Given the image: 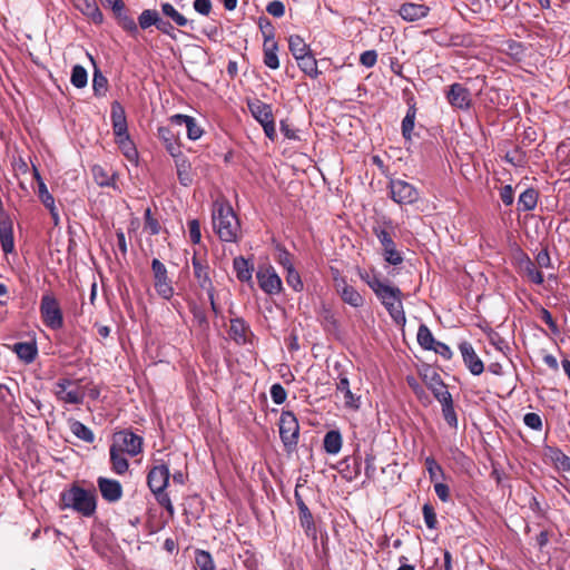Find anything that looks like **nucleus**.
<instances>
[{"mask_svg": "<svg viewBox=\"0 0 570 570\" xmlns=\"http://www.w3.org/2000/svg\"><path fill=\"white\" fill-rule=\"evenodd\" d=\"M299 514V523L302 528L304 529L307 537L315 538L316 537V529L314 524V519L309 510L305 511L303 509V512Z\"/></svg>", "mask_w": 570, "mask_h": 570, "instance_id": "nucleus-50", "label": "nucleus"}, {"mask_svg": "<svg viewBox=\"0 0 570 570\" xmlns=\"http://www.w3.org/2000/svg\"><path fill=\"white\" fill-rule=\"evenodd\" d=\"M188 236L193 244H199L202 240L200 224L198 219L188 222Z\"/></svg>", "mask_w": 570, "mask_h": 570, "instance_id": "nucleus-58", "label": "nucleus"}, {"mask_svg": "<svg viewBox=\"0 0 570 570\" xmlns=\"http://www.w3.org/2000/svg\"><path fill=\"white\" fill-rule=\"evenodd\" d=\"M158 137L164 141L167 151L175 158L181 154L180 147L176 140L175 135L168 127H160L158 129Z\"/></svg>", "mask_w": 570, "mask_h": 570, "instance_id": "nucleus-31", "label": "nucleus"}, {"mask_svg": "<svg viewBox=\"0 0 570 570\" xmlns=\"http://www.w3.org/2000/svg\"><path fill=\"white\" fill-rule=\"evenodd\" d=\"M38 197L41 200V203L43 204V206L49 209L51 218L53 220V224L58 225L60 218H59L58 209H57L56 204H55V198L49 193V190H48L46 184L43 183V180H40V184H39V187H38Z\"/></svg>", "mask_w": 570, "mask_h": 570, "instance_id": "nucleus-27", "label": "nucleus"}, {"mask_svg": "<svg viewBox=\"0 0 570 570\" xmlns=\"http://www.w3.org/2000/svg\"><path fill=\"white\" fill-rule=\"evenodd\" d=\"M110 461L112 470L117 474H124L129 468L128 460L125 458L124 452H120L116 446H110Z\"/></svg>", "mask_w": 570, "mask_h": 570, "instance_id": "nucleus-39", "label": "nucleus"}, {"mask_svg": "<svg viewBox=\"0 0 570 570\" xmlns=\"http://www.w3.org/2000/svg\"><path fill=\"white\" fill-rule=\"evenodd\" d=\"M423 381L438 401L451 394L441 376L433 370L423 374Z\"/></svg>", "mask_w": 570, "mask_h": 570, "instance_id": "nucleus-22", "label": "nucleus"}, {"mask_svg": "<svg viewBox=\"0 0 570 570\" xmlns=\"http://www.w3.org/2000/svg\"><path fill=\"white\" fill-rule=\"evenodd\" d=\"M154 287L156 293L166 301H170L175 294L173 282L168 276L166 266L157 258L151 262Z\"/></svg>", "mask_w": 570, "mask_h": 570, "instance_id": "nucleus-7", "label": "nucleus"}, {"mask_svg": "<svg viewBox=\"0 0 570 570\" xmlns=\"http://www.w3.org/2000/svg\"><path fill=\"white\" fill-rule=\"evenodd\" d=\"M416 338L420 346L428 351H431L436 343L431 330L425 324L419 326Z\"/></svg>", "mask_w": 570, "mask_h": 570, "instance_id": "nucleus-42", "label": "nucleus"}, {"mask_svg": "<svg viewBox=\"0 0 570 570\" xmlns=\"http://www.w3.org/2000/svg\"><path fill=\"white\" fill-rule=\"evenodd\" d=\"M271 396L273 402L279 405L285 402L287 393L281 384L276 383L271 387Z\"/></svg>", "mask_w": 570, "mask_h": 570, "instance_id": "nucleus-59", "label": "nucleus"}, {"mask_svg": "<svg viewBox=\"0 0 570 570\" xmlns=\"http://www.w3.org/2000/svg\"><path fill=\"white\" fill-rule=\"evenodd\" d=\"M40 313L43 323L51 330H59L63 326L62 312L55 296L46 294L40 302Z\"/></svg>", "mask_w": 570, "mask_h": 570, "instance_id": "nucleus-9", "label": "nucleus"}, {"mask_svg": "<svg viewBox=\"0 0 570 570\" xmlns=\"http://www.w3.org/2000/svg\"><path fill=\"white\" fill-rule=\"evenodd\" d=\"M233 267L239 282H252L254 267L246 258L243 256L235 257L233 261Z\"/></svg>", "mask_w": 570, "mask_h": 570, "instance_id": "nucleus-29", "label": "nucleus"}, {"mask_svg": "<svg viewBox=\"0 0 570 570\" xmlns=\"http://www.w3.org/2000/svg\"><path fill=\"white\" fill-rule=\"evenodd\" d=\"M360 278L367 284V286L373 291L381 282L382 279L379 277V275L374 271H358Z\"/></svg>", "mask_w": 570, "mask_h": 570, "instance_id": "nucleus-56", "label": "nucleus"}, {"mask_svg": "<svg viewBox=\"0 0 570 570\" xmlns=\"http://www.w3.org/2000/svg\"><path fill=\"white\" fill-rule=\"evenodd\" d=\"M111 446H116L120 452L135 456L141 452L142 438L129 430H122L115 433Z\"/></svg>", "mask_w": 570, "mask_h": 570, "instance_id": "nucleus-11", "label": "nucleus"}, {"mask_svg": "<svg viewBox=\"0 0 570 570\" xmlns=\"http://www.w3.org/2000/svg\"><path fill=\"white\" fill-rule=\"evenodd\" d=\"M159 13L156 10L146 9L138 17V23L141 29H148L151 26H157L159 22Z\"/></svg>", "mask_w": 570, "mask_h": 570, "instance_id": "nucleus-45", "label": "nucleus"}, {"mask_svg": "<svg viewBox=\"0 0 570 570\" xmlns=\"http://www.w3.org/2000/svg\"><path fill=\"white\" fill-rule=\"evenodd\" d=\"M523 422L528 428L532 430L539 431L542 428V420L540 415L533 412L527 413L523 416Z\"/></svg>", "mask_w": 570, "mask_h": 570, "instance_id": "nucleus-62", "label": "nucleus"}, {"mask_svg": "<svg viewBox=\"0 0 570 570\" xmlns=\"http://www.w3.org/2000/svg\"><path fill=\"white\" fill-rule=\"evenodd\" d=\"M119 24L121 26V28L124 30H126L127 32H129L134 36L138 33L137 23L135 22V20L131 17H129L127 14L119 16Z\"/></svg>", "mask_w": 570, "mask_h": 570, "instance_id": "nucleus-61", "label": "nucleus"}, {"mask_svg": "<svg viewBox=\"0 0 570 570\" xmlns=\"http://www.w3.org/2000/svg\"><path fill=\"white\" fill-rule=\"evenodd\" d=\"M334 287L336 292L340 294L342 301L353 307H361L364 305V297L361 293L347 284L344 277H341L338 274L333 277Z\"/></svg>", "mask_w": 570, "mask_h": 570, "instance_id": "nucleus-12", "label": "nucleus"}, {"mask_svg": "<svg viewBox=\"0 0 570 570\" xmlns=\"http://www.w3.org/2000/svg\"><path fill=\"white\" fill-rule=\"evenodd\" d=\"M415 116L416 109L414 106H411L402 120V135L405 140H411L412 132L414 129Z\"/></svg>", "mask_w": 570, "mask_h": 570, "instance_id": "nucleus-44", "label": "nucleus"}, {"mask_svg": "<svg viewBox=\"0 0 570 570\" xmlns=\"http://www.w3.org/2000/svg\"><path fill=\"white\" fill-rule=\"evenodd\" d=\"M520 272L534 284L541 285L543 283L542 273L535 267V264L529 256L522 254L518 262Z\"/></svg>", "mask_w": 570, "mask_h": 570, "instance_id": "nucleus-25", "label": "nucleus"}, {"mask_svg": "<svg viewBox=\"0 0 570 570\" xmlns=\"http://www.w3.org/2000/svg\"><path fill=\"white\" fill-rule=\"evenodd\" d=\"M277 50H278V46H277L276 41L271 42L268 40L267 43H263L264 63L266 67L274 69V70L279 67Z\"/></svg>", "mask_w": 570, "mask_h": 570, "instance_id": "nucleus-37", "label": "nucleus"}, {"mask_svg": "<svg viewBox=\"0 0 570 570\" xmlns=\"http://www.w3.org/2000/svg\"><path fill=\"white\" fill-rule=\"evenodd\" d=\"M170 121L178 126L185 125L187 129V137L190 140L199 139L204 132L196 119L191 116L177 114L171 116Z\"/></svg>", "mask_w": 570, "mask_h": 570, "instance_id": "nucleus-23", "label": "nucleus"}, {"mask_svg": "<svg viewBox=\"0 0 570 570\" xmlns=\"http://www.w3.org/2000/svg\"><path fill=\"white\" fill-rule=\"evenodd\" d=\"M296 61L299 69L305 75H307L311 78H317V76L320 75V71L317 69V61L311 52L299 57V59H296Z\"/></svg>", "mask_w": 570, "mask_h": 570, "instance_id": "nucleus-36", "label": "nucleus"}, {"mask_svg": "<svg viewBox=\"0 0 570 570\" xmlns=\"http://www.w3.org/2000/svg\"><path fill=\"white\" fill-rule=\"evenodd\" d=\"M212 220L215 233L222 242L236 243L240 236V223L233 207L224 200L213 205Z\"/></svg>", "mask_w": 570, "mask_h": 570, "instance_id": "nucleus-1", "label": "nucleus"}, {"mask_svg": "<svg viewBox=\"0 0 570 570\" xmlns=\"http://www.w3.org/2000/svg\"><path fill=\"white\" fill-rule=\"evenodd\" d=\"M70 431L78 439H80L87 443H92L95 441L94 432L88 426H86L83 423H81L80 421L72 420L70 422Z\"/></svg>", "mask_w": 570, "mask_h": 570, "instance_id": "nucleus-40", "label": "nucleus"}, {"mask_svg": "<svg viewBox=\"0 0 570 570\" xmlns=\"http://www.w3.org/2000/svg\"><path fill=\"white\" fill-rule=\"evenodd\" d=\"M193 7L196 12L203 16H208L213 8L210 0H194Z\"/></svg>", "mask_w": 570, "mask_h": 570, "instance_id": "nucleus-64", "label": "nucleus"}, {"mask_svg": "<svg viewBox=\"0 0 570 570\" xmlns=\"http://www.w3.org/2000/svg\"><path fill=\"white\" fill-rule=\"evenodd\" d=\"M286 283L289 287H292L295 292H301L303 289V282L298 272L294 268L286 271Z\"/></svg>", "mask_w": 570, "mask_h": 570, "instance_id": "nucleus-53", "label": "nucleus"}, {"mask_svg": "<svg viewBox=\"0 0 570 570\" xmlns=\"http://www.w3.org/2000/svg\"><path fill=\"white\" fill-rule=\"evenodd\" d=\"M449 104L456 109L468 110L472 105L470 90L462 83H452L446 91Z\"/></svg>", "mask_w": 570, "mask_h": 570, "instance_id": "nucleus-13", "label": "nucleus"}, {"mask_svg": "<svg viewBox=\"0 0 570 570\" xmlns=\"http://www.w3.org/2000/svg\"><path fill=\"white\" fill-rule=\"evenodd\" d=\"M91 174H92V177L95 179V181L101 186V187H105V186H110L111 183H112V178L111 176L109 175L108 170H106L102 166L100 165H94L91 167Z\"/></svg>", "mask_w": 570, "mask_h": 570, "instance_id": "nucleus-49", "label": "nucleus"}, {"mask_svg": "<svg viewBox=\"0 0 570 570\" xmlns=\"http://www.w3.org/2000/svg\"><path fill=\"white\" fill-rule=\"evenodd\" d=\"M424 463H425V468L428 470L430 480L432 482H438L440 479H444V471L433 456H428L425 459Z\"/></svg>", "mask_w": 570, "mask_h": 570, "instance_id": "nucleus-46", "label": "nucleus"}, {"mask_svg": "<svg viewBox=\"0 0 570 570\" xmlns=\"http://www.w3.org/2000/svg\"><path fill=\"white\" fill-rule=\"evenodd\" d=\"M375 234L383 247L384 259L391 265H400L403 262V256L401 252L396 249L390 233L385 229H379Z\"/></svg>", "mask_w": 570, "mask_h": 570, "instance_id": "nucleus-15", "label": "nucleus"}, {"mask_svg": "<svg viewBox=\"0 0 570 570\" xmlns=\"http://www.w3.org/2000/svg\"><path fill=\"white\" fill-rule=\"evenodd\" d=\"M503 51L515 60H521L524 56V46L515 40H508L503 45Z\"/></svg>", "mask_w": 570, "mask_h": 570, "instance_id": "nucleus-51", "label": "nucleus"}, {"mask_svg": "<svg viewBox=\"0 0 570 570\" xmlns=\"http://www.w3.org/2000/svg\"><path fill=\"white\" fill-rule=\"evenodd\" d=\"M538 202V193L533 188H528L518 199V208L523 212H529L535 208Z\"/></svg>", "mask_w": 570, "mask_h": 570, "instance_id": "nucleus-38", "label": "nucleus"}, {"mask_svg": "<svg viewBox=\"0 0 570 570\" xmlns=\"http://www.w3.org/2000/svg\"><path fill=\"white\" fill-rule=\"evenodd\" d=\"M195 562L200 570H215L216 568L212 554L205 550L196 551Z\"/></svg>", "mask_w": 570, "mask_h": 570, "instance_id": "nucleus-48", "label": "nucleus"}, {"mask_svg": "<svg viewBox=\"0 0 570 570\" xmlns=\"http://www.w3.org/2000/svg\"><path fill=\"white\" fill-rule=\"evenodd\" d=\"M145 228L150 235H158L160 232V225L158 220L153 217L150 208L145 210Z\"/></svg>", "mask_w": 570, "mask_h": 570, "instance_id": "nucleus-57", "label": "nucleus"}, {"mask_svg": "<svg viewBox=\"0 0 570 570\" xmlns=\"http://www.w3.org/2000/svg\"><path fill=\"white\" fill-rule=\"evenodd\" d=\"M60 501L62 509H72L83 517L94 515L97 508L95 493L78 485L63 491Z\"/></svg>", "mask_w": 570, "mask_h": 570, "instance_id": "nucleus-2", "label": "nucleus"}, {"mask_svg": "<svg viewBox=\"0 0 570 570\" xmlns=\"http://www.w3.org/2000/svg\"><path fill=\"white\" fill-rule=\"evenodd\" d=\"M71 385H73L72 381L60 379L56 383L57 397L68 404H81L85 397L83 392L79 387L69 389Z\"/></svg>", "mask_w": 570, "mask_h": 570, "instance_id": "nucleus-14", "label": "nucleus"}, {"mask_svg": "<svg viewBox=\"0 0 570 570\" xmlns=\"http://www.w3.org/2000/svg\"><path fill=\"white\" fill-rule=\"evenodd\" d=\"M108 80L99 69L94 72L92 89L96 96H104L107 91Z\"/></svg>", "mask_w": 570, "mask_h": 570, "instance_id": "nucleus-52", "label": "nucleus"}, {"mask_svg": "<svg viewBox=\"0 0 570 570\" xmlns=\"http://www.w3.org/2000/svg\"><path fill=\"white\" fill-rule=\"evenodd\" d=\"M259 288L268 295H277L283 289V283L275 268L268 264H259L256 271Z\"/></svg>", "mask_w": 570, "mask_h": 570, "instance_id": "nucleus-6", "label": "nucleus"}, {"mask_svg": "<svg viewBox=\"0 0 570 570\" xmlns=\"http://www.w3.org/2000/svg\"><path fill=\"white\" fill-rule=\"evenodd\" d=\"M422 513H423V518H424V522H425L426 527L429 529H435L436 524H438V520H436V513L434 511V508L431 504L425 503L422 508Z\"/></svg>", "mask_w": 570, "mask_h": 570, "instance_id": "nucleus-55", "label": "nucleus"}, {"mask_svg": "<svg viewBox=\"0 0 570 570\" xmlns=\"http://www.w3.org/2000/svg\"><path fill=\"white\" fill-rule=\"evenodd\" d=\"M277 263L286 271L294 268L292 254L284 247L278 248Z\"/></svg>", "mask_w": 570, "mask_h": 570, "instance_id": "nucleus-54", "label": "nucleus"}, {"mask_svg": "<svg viewBox=\"0 0 570 570\" xmlns=\"http://www.w3.org/2000/svg\"><path fill=\"white\" fill-rule=\"evenodd\" d=\"M193 276L199 288L206 293L215 292L212 274L214 273L210 268L205 255L202 256L198 250H194L191 257Z\"/></svg>", "mask_w": 570, "mask_h": 570, "instance_id": "nucleus-5", "label": "nucleus"}, {"mask_svg": "<svg viewBox=\"0 0 570 570\" xmlns=\"http://www.w3.org/2000/svg\"><path fill=\"white\" fill-rule=\"evenodd\" d=\"M116 142L121 150L122 155L130 161V163H137L138 160V151L130 139L129 135H126L124 137H117Z\"/></svg>", "mask_w": 570, "mask_h": 570, "instance_id": "nucleus-34", "label": "nucleus"}, {"mask_svg": "<svg viewBox=\"0 0 570 570\" xmlns=\"http://www.w3.org/2000/svg\"><path fill=\"white\" fill-rule=\"evenodd\" d=\"M175 165L179 183L186 187L190 186L194 181V173L189 160L183 154H180L175 157Z\"/></svg>", "mask_w": 570, "mask_h": 570, "instance_id": "nucleus-26", "label": "nucleus"}, {"mask_svg": "<svg viewBox=\"0 0 570 570\" xmlns=\"http://www.w3.org/2000/svg\"><path fill=\"white\" fill-rule=\"evenodd\" d=\"M161 12L170 18L177 26L179 27H186L189 21L188 19L183 16L180 12H178L175 7L169 2L161 3Z\"/></svg>", "mask_w": 570, "mask_h": 570, "instance_id": "nucleus-43", "label": "nucleus"}, {"mask_svg": "<svg viewBox=\"0 0 570 570\" xmlns=\"http://www.w3.org/2000/svg\"><path fill=\"white\" fill-rule=\"evenodd\" d=\"M266 11L275 18H281L285 14V6L279 0H273L266 6Z\"/></svg>", "mask_w": 570, "mask_h": 570, "instance_id": "nucleus-60", "label": "nucleus"}, {"mask_svg": "<svg viewBox=\"0 0 570 570\" xmlns=\"http://www.w3.org/2000/svg\"><path fill=\"white\" fill-rule=\"evenodd\" d=\"M343 440L342 434L337 430L328 431L323 440V446L326 453L337 454L342 449Z\"/></svg>", "mask_w": 570, "mask_h": 570, "instance_id": "nucleus-32", "label": "nucleus"}, {"mask_svg": "<svg viewBox=\"0 0 570 570\" xmlns=\"http://www.w3.org/2000/svg\"><path fill=\"white\" fill-rule=\"evenodd\" d=\"M390 193L392 199L400 205H411L420 197L419 190L412 184L402 179L390 181Z\"/></svg>", "mask_w": 570, "mask_h": 570, "instance_id": "nucleus-10", "label": "nucleus"}, {"mask_svg": "<svg viewBox=\"0 0 570 570\" xmlns=\"http://www.w3.org/2000/svg\"><path fill=\"white\" fill-rule=\"evenodd\" d=\"M0 243L3 253L10 254L14 249V238L12 225L10 223H2L0 225Z\"/></svg>", "mask_w": 570, "mask_h": 570, "instance_id": "nucleus-35", "label": "nucleus"}, {"mask_svg": "<svg viewBox=\"0 0 570 570\" xmlns=\"http://www.w3.org/2000/svg\"><path fill=\"white\" fill-rule=\"evenodd\" d=\"M279 436L287 452L295 450L299 438V424L292 411H283L279 417Z\"/></svg>", "mask_w": 570, "mask_h": 570, "instance_id": "nucleus-4", "label": "nucleus"}, {"mask_svg": "<svg viewBox=\"0 0 570 570\" xmlns=\"http://www.w3.org/2000/svg\"><path fill=\"white\" fill-rule=\"evenodd\" d=\"M73 6L81 11L82 14L91 19L92 22L99 24L104 20V16L96 0H71Z\"/></svg>", "mask_w": 570, "mask_h": 570, "instance_id": "nucleus-24", "label": "nucleus"}, {"mask_svg": "<svg viewBox=\"0 0 570 570\" xmlns=\"http://www.w3.org/2000/svg\"><path fill=\"white\" fill-rule=\"evenodd\" d=\"M97 483L104 500L108 502H117L121 499L122 487L119 481L100 476L98 478Z\"/></svg>", "mask_w": 570, "mask_h": 570, "instance_id": "nucleus-18", "label": "nucleus"}, {"mask_svg": "<svg viewBox=\"0 0 570 570\" xmlns=\"http://www.w3.org/2000/svg\"><path fill=\"white\" fill-rule=\"evenodd\" d=\"M442 406V415L448 425L452 429H458V415L454 410L452 395H448L441 400H439Z\"/></svg>", "mask_w": 570, "mask_h": 570, "instance_id": "nucleus-30", "label": "nucleus"}, {"mask_svg": "<svg viewBox=\"0 0 570 570\" xmlns=\"http://www.w3.org/2000/svg\"><path fill=\"white\" fill-rule=\"evenodd\" d=\"M336 393H341L344 400V406L351 410H357L361 405V397L355 395L350 387L348 377L341 373L336 383Z\"/></svg>", "mask_w": 570, "mask_h": 570, "instance_id": "nucleus-20", "label": "nucleus"}, {"mask_svg": "<svg viewBox=\"0 0 570 570\" xmlns=\"http://www.w3.org/2000/svg\"><path fill=\"white\" fill-rule=\"evenodd\" d=\"M288 48L295 59H299V57L311 52L304 39L297 35H293L289 37Z\"/></svg>", "mask_w": 570, "mask_h": 570, "instance_id": "nucleus-41", "label": "nucleus"}, {"mask_svg": "<svg viewBox=\"0 0 570 570\" xmlns=\"http://www.w3.org/2000/svg\"><path fill=\"white\" fill-rule=\"evenodd\" d=\"M464 364L473 375H480L484 371L481 358L476 355L473 346L469 342H462L459 345Z\"/></svg>", "mask_w": 570, "mask_h": 570, "instance_id": "nucleus-19", "label": "nucleus"}, {"mask_svg": "<svg viewBox=\"0 0 570 570\" xmlns=\"http://www.w3.org/2000/svg\"><path fill=\"white\" fill-rule=\"evenodd\" d=\"M373 292L395 322L405 320L402 305V292L399 287L382 281Z\"/></svg>", "mask_w": 570, "mask_h": 570, "instance_id": "nucleus-3", "label": "nucleus"}, {"mask_svg": "<svg viewBox=\"0 0 570 570\" xmlns=\"http://www.w3.org/2000/svg\"><path fill=\"white\" fill-rule=\"evenodd\" d=\"M70 81H71L72 86H75L76 88L86 87L87 82H88L87 70L80 65L73 66L72 71H71Z\"/></svg>", "mask_w": 570, "mask_h": 570, "instance_id": "nucleus-47", "label": "nucleus"}, {"mask_svg": "<svg viewBox=\"0 0 570 570\" xmlns=\"http://www.w3.org/2000/svg\"><path fill=\"white\" fill-rule=\"evenodd\" d=\"M170 479L169 469L165 464L151 468L147 474V484L151 492L166 490Z\"/></svg>", "mask_w": 570, "mask_h": 570, "instance_id": "nucleus-16", "label": "nucleus"}, {"mask_svg": "<svg viewBox=\"0 0 570 570\" xmlns=\"http://www.w3.org/2000/svg\"><path fill=\"white\" fill-rule=\"evenodd\" d=\"M430 10V7L424 3L405 2L400 6L397 12L403 20L414 22L425 18Z\"/></svg>", "mask_w": 570, "mask_h": 570, "instance_id": "nucleus-17", "label": "nucleus"}, {"mask_svg": "<svg viewBox=\"0 0 570 570\" xmlns=\"http://www.w3.org/2000/svg\"><path fill=\"white\" fill-rule=\"evenodd\" d=\"M13 351L18 357L26 363H31L37 356V346L33 342H19L13 345Z\"/></svg>", "mask_w": 570, "mask_h": 570, "instance_id": "nucleus-33", "label": "nucleus"}, {"mask_svg": "<svg viewBox=\"0 0 570 570\" xmlns=\"http://www.w3.org/2000/svg\"><path fill=\"white\" fill-rule=\"evenodd\" d=\"M253 117L262 125L267 138L275 140L276 129L272 107L258 99L248 104Z\"/></svg>", "mask_w": 570, "mask_h": 570, "instance_id": "nucleus-8", "label": "nucleus"}, {"mask_svg": "<svg viewBox=\"0 0 570 570\" xmlns=\"http://www.w3.org/2000/svg\"><path fill=\"white\" fill-rule=\"evenodd\" d=\"M377 61V52L375 50H366L361 53L360 62L366 68H372Z\"/></svg>", "mask_w": 570, "mask_h": 570, "instance_id": "nucleus-63", "label": "nucleus"}, {"mask_svg": "<svg viewBox=\"0 0 570 570\" xmlns=\"http://www.w3.org/2000/svg\"><path fill=\"white\" fill-rule=\"evenodd\" d=\"M111 124L115 137H124L128 134L127 118L124 107L118 101L111 104Z\"/></svg>", "mask_w": 570, "mask_h": 570, "instance_id": "nucleus-21", "label": "nucleus"}, {"mask_svg": "<svg viewBox=\"0 0 570 570\" xmlns=\"http://www.w3.org/2000/svg\"><path fill=\"white\" fill-rule=\"evenodd\" d=\"M249 333V327L243 318L230 320L229 335L237 344L247 343Z\"/></svg>", "mask_w": 570, "mask_h": 570, "instance_id": "nucleus-28", "label": "nucleus"}]
</instances>
